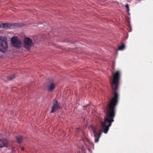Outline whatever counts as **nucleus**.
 <instances>
[{"label": "nucleus", "instance_id": "nucleus-16", "mask_svg": "<svg viewBox=\"0 0 153 153\" xmlns=\"http://www.w3.org/2000/svg\"><path fill=\"white\" fill-rule=\"evenodd\" d=\"M81 150H82V151L83 150V149H82V148Z\"/></svg>", "mask_w": 153, "mask_h": 153}, {"label": "nucleus", "instance_id": "nucleus-11", "mask_svg": "<svg viewBox=\"0 0 153 153\" xmlns=\"http://www.w3.org/2000/svg\"><path fill=\"white\" fill-rule=\"evenodd\" d=\"M126 7L127 8V12H128L129 11V7L128 5L127 4H126Z\"/></svg>", "mask_w": 153, "mask_h": 153}, {"label": "nucleus", "instance_id": "nucleus-14", "mask_svg": "<svg viewBox=\"0 0 153 153\" xmlns=\"http://www.w3.org/2000/svg\"><path fill=\"white\" fill-rule=\"evenodd\" d=\"M79 153H85V152H84V150L83 151H82V153L80 152Z\"/></svg>", "mask_w": 153, "mask_h": 153}, {"label": "nucleus", "instance_id": "nucleus-1", "mask_svg": "<svg viewBox=\"0 0 153 153\" xmlns=\"http://www.w3.org/2000/svg\"><path fill=\"white\" fill-rule=\"evenodd\" d=\"M120 72H113L112 74V78L111 79V83L113 89L114 91V97L111 100L110 103L106 108V116L104 120L101 122V131L99 133L98 131L91 127V128L94 133L95 142L97 143L100 137L102 132L107 134L111 126L112 123L114 121V118L115 115V108L117 103L118 94L116 92L118 88L119 80L120 77Z\"/></svg>", "mask_w": 153, "mask_h": 153}, {"label": "nucleus", "instance_id": "nucleus-8", "mask_svg": "<svg viewBox=\"0 0 153 153\" xmlns=\"http://www.w3.org/2000/svg\"><path fill=\"white\" fill-rule=\"evenodd\" d=\"M16 139L17 142L19 143H21L23 140V138L21 137H16Z\"/></svg>", "mask_w": 153, "mask_h": 153}, {"label": "nucleus", "instance_id": "nucleus-6", "mask_svg": "<svg viewBox=\"0 0 153 153\" xmlns=\"http://www.w3.org/2000/svg\"><path fill=\"white\" fill-rule=\"evenodd\" d=\"M55 88V85L53 83L49 84L47 86V90L49 92H52Z\"/></svg>", "mask_w": 153, "mask_h": 153}, {"label": "nucleus", "instance_id": "nucleus-12", "mask_svg": "<svg viewBox=\"0 0 153 153\" xmlns=\"http://www.w3.org/2000/svg\"><path fill=\"white\" fill-rule=\"evenodd\" d=\"M13 77H14V76H13V77H11L10 76H9L7 77V79L9 80H11L13 78Z\"/></svg>", "mask_w": 153, "mask_h": 153}, {"label": "nucleus", "instance_id": "nucleus-7", "mask_svg": "<svg viewBox=\"0 0 153 153\" xmlns=\"http://www.w3.org/2000/svg\"><path fill=\"white\" fill-rule=\"evenodd\" d=\"M9 145H8L7 141L6 140H0V147L1 148L4 147H9Z\"/></svg>", "mask_w": 153, "mask_h": 153}, {"label": "nucleus", "instance_id": "nucleus-9", "mask_svg": "<svg viewBox=\"0 0 153 153\" xmlns=\"http://www.w3.org/2000/svg\"><path fill=\"white\" fill-rule=\"evenodd\" d=\"M10 26V25L8 23L3 24L2 27L3 28L9 27Z\"/></svg>", "mask_w": 153, "mask_h": 153}, {"label": "nucleus", "instance_id": "nucleus-3", "mask_svg": "<svg viewBox=\"0 0 153 153\" xmlns=\"http://www.w3.org/2000/svg\"><path fill=\"white\" fill-rule=\"evenodd\" d=\"M23 46L27 50H29L30 48L34 45L33 40L29 37L24 38L23 41Z\"/></svg>", "mask_w": 153, "mask_h": 153}, {"label": "nucleus", "instance_id": "nucleus-10", "mask_svg": "<svg viewBox=\"0 0 153 153\" xmlns=\"http://www.w3.org/2000/svg\"><path fill=\"white\" fill-rule=\"evenodd\" d=\"M125 48V45L124 44H123L119 47V49L120 50H123Z\"/></svg>", "mask_w": 153, "mask_h": 153}, {"label": "nucleus", "instance_id": "nucleus-4", "mask_svg": "<svg viewBox=\"0 0 153 153\" xmlns=\"http://www.w3.org/2000/svg\"><path fill=\"white\" fill-rule=\"evenodd\" d=\"M11 42L14 47L18 48H20L22 45V43L20 40L15 36H14L11 38Z\"/></svg>", "mask_w": 153, "mask_h": 153}, {"label": "nucleus", "instance_id": "nucleus-5", "mask_svg": "<svg viewBox=\"0 0 153 153\" xmlns=\"http://www.w3.org/2000/svg\"><path fill=\"white\" fill-rule=\"evenodd\" d=\"M59 108L58 103L56 100H55L53 102V105L51 111V113H53L55 112Z\"/></svg>", "mask_w": 153, "mask_h": 153}, {"label": "nucleus", "instance_id": "nucleus-2", "mask_svg": "<svg viewBox=\"0 0 153 153\" xmlns=\"http://www.w3.org/2000/svg\"><path fill=\"white\" fill-rule=\"evenodd\" d=\"M7 39L5 36H0V51L4 53L7 49Z\"/></svg>", "mask_w": 153, "mask_h": 153}, {"label": "nucleus", "instance_id": "nucleus-13", "mask_svg": "<svg viewBox=\"0 0 153 153\" xmlns=\"http://www.w3.org/2000/svg\"><path fill=\"white\" fill-rule=\"evenodd\" d=\"M24 147H22L21 148V150H22V151H24Z\"/></svg>", "mask_w": 153, "mask_h": 153}, {"label": "nucleus", "instance_id": "nucleus-15", "mask_svg": "<svg viewBox=\"0 0 153 153\" xmlns=\"http://www.w3.org/2000/svg\"><path fill=\"white\" fill-rule=\"evenodd\" d=\"M88 149L89 151H90V149L89 148H88Z\"/></svg>", "mask_w": 153, "mask_h": 153}]
</instances>
